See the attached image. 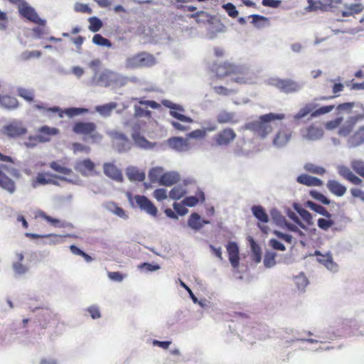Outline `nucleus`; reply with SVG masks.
Returning a JSON list of instances; mask_svg holds the SVG:
<instances>
[{
	"label": "nucleus",
	"instance_id": "1",
	"mask_svg": "<svg viewBox=\"0 0 364 364\" xmlns=\"http://www.w3.org/2000/svg\"><path fill=\"white\" fill-rule=\"evenodd\" d=\"M213 70L218 77L230 75L232 81L241 85L255 83L257 80V75L247 67L230 63H225L216 68L213 67Z\"/></svg>",
	"mask_w": 364,
	"mask_h": 364
},
{
	"label": "nucleus",
	"instance_id": "2",
	"mask_svg": "<svg viewBox=\"0 0 364 364\" xmlns=\"http://www.w3.org/2000/svg\"><path fill=\"white\" fill-rule=\"evenodd\" d=\"M0 186L10 193L15 190L14 181L6 174L19 177L16 161L11 157L0 152Z\"/></svg>",
	"mask_w": 364,
	"mask_h": 364
},
{
	"label": "nucleus",
	"instance_id": "3",
	"mask_svg": "<svg viewBox=\"0 0 364 364\" xmlns=\"http://www.w3.org/2000/svg\"><path fill=\"white\" fill-rule=\"evenodd\" d=\"M284 114L269 113L259 117L258 120L246 123L245 129L252 131L258 134L262 138H264L267 134L272 132V122L274 120H281L284 119Z\"/></svg>",
	"mask_w": 364,
	"mask_h": 364
},
{
	"label": "nucleus",
	"instance_id": "4",
	"mask_svg": "<svg viewBox=\"0 0 364 364\" xmlns=\"http://www.w3.org/2000/svg\"><path fill=\"white\" fill-rule=\"evenodd\" d=\"M92 84L105 87H122L126 85V78L123 75L110 70L95 73L92 80Z\"/></svg>",
	"mask_w": 364,
	"mask_h": 364
},
{
	"label": "nucleus",
	"instance_id": "5",
	"mask_svg": "<svg viewBox=\"0 0 364 364\" xmlns=\"http://www.w3.org/2000/svg\"><path fill=\"white\" fill-rule=\"evenodd\" d=\"M156 64L154 57L148 53L141 52L128 56L124 61V67L127 70H135L144 67H151Z\"/></svg>",
	"mask_w": 364,
	"mask_h": 364
},
{
	"label": "nucleus",
	"instance_id": "6",
	"mask_svg": "<svg viewBox=\"0 0 364 364\" xmlns=\"http://www.w3.org/2000/svg\"><path fill=\"white\" fill-rule=\"evenodd\" d=\"M134 101H137L138 104L134 105L133 118L140 119L145 118L149 120L151 118V112L147 108L149 107L152 109H158L160 105L153 100H145L142 98L133 97Z\"/></svg>",
	"mask_w": 364,
	"mask_h": 364
},
{
	"label": "nucleus",
	"instance_id": "7",
	"mask_svg": "<svg viewBox=\"0 0 364 364\" xmlns=\"http://www.w3.org/2000/svg\"><path fill=\"white\" fill-rule=\"evenodd\" d=\"M269 85L276 87L282 92L289 94L300 91L304 85L291 79H280L279 77H271L268 80Z\"/></svg>",
	"mask_w": 364,
	"mask_h": 364
},
{
	"label": "nucleus",
	"instance_id": "8",
	"mask_svg": "<svg viewBox=\"0 0 364 364\" xmlns=\"http://www.w3.org/2000/svg\"><path fill=\"white\" fill-rule=\"evenodd\" d=\"M107 134L113 141L114 146L119 153H126L131 149L132 144L124 133L112 130L107 132Z\"/></svg>",
	"mask_w": 364,
	"mask_h": 364
},
{
	"label": "nucleus",
	"instance_id": "9",
	"mask_svg": "<svg viewBox=\"0 0 364 364\" xmlns=\"http://www.w3.org/2000/svg\"><path fill=\"white\" fill-rule=\"evenodd\" d=\"M363 119H364V112H356L355 114L349 116L341 126L338 131V134L343 137L348 136L353 131L356 123Z\"/></svg>",
	"mask_w": 364,
	"mask_h": 364
},
{
	"label": "nucleus",
	"instance_id": "10",
	"mask_svg": "<svg viewBox=\"0 0 364 364\" xmlns=\"http://www.w3.org/2000/svg\"><path fill=\"white\" fill-rule=\"evenodd\" d=\"M74 169L84 177L99 174L95 170V163L90 159L76 161L74 165Z\"/></svg>",
	"mask_w": 364,
	"mask_h": 364
},
{
	"label": "nucleus",
	"instance_id": "11",
	"mask_svg": "<svg viewBox=\"0 0 364 364\" xmlns=\"http://www.w3.org/2000/svg\"><path fill=\"white\" fill-rule=\"evenodd\" d=\"M236 138V133L231 128H225L216 134L213 139L218 146H228Z\"/></svg>",
	"mask_w": 364,
	"mask_h": 364
},
{
	"label": "nucleus",
	"instance_id": "12",
	"mask_svg": "<svg viewBox=\"0 0 364 364\" xmlns=\"http://www.w3.org/2000/svg\"><path fill=\"white\" fill-rule=\"evenodd\" d=\"M336 114L338 116H343V114L353 115L356 112H364L363 106L360 102H345L338 105L336 108Z\"/></svg>",
	"mask_w": 364,
	"mask_h": 364
},
{
	"label": "nucleus",
	"instance_id": "13",
	"mask_svg": "<svg viewBox=\"0 0 364 364\" xmlns=\"http://www.w3.org/2000/svg\"><path fill=\"white\" fill-rule=\"evenodd\" d=\"M136 205L141 210L144 211L151 216H156L158 213L157 208L154 203L146 196L136 195L134 196Z\"/></svg>",
	"mask_w": 364,
	"mask_h": 364
},
{
	"label": "nucleus",
	"instance_id": "14",
	"mask_svg": "<svg viewBox=\"0 0 364 364\" xmlns=\"http://www.w3.org/2000/svg\"><path fill=\"white\" fill-rule=\"evenodd\" d=\"M308 6L306 8L307 11L316 10L328 11L333 7V3H341V0H307Z\"/></svg>",
	"mask_w": 364,
	"mask_h": 364
},
{
	"label": "nucleus",
	"instance_id": "15",
	"mask_svg": "<svg viewBox=\"0 0 364 364\" xmlns=\"http://www.w3.org/2000/svg\"><path fill=\"white\" fill-rule=\"evenodd\" d=\"M103 172L106 176L113 181L119 183H122L124 181V177L121 170L112 163H105L103 164Z\"/></svg>",
	"mask_w": 364,
	"mask_h": 364
},
{
	"label": "nucleus",
	"instance_id": "16",
	"mask_svg": "<svg viewBox=\"0 0 364 364\" xmlns=\"http://www.w3.org/2000/svg\"><path fill=\"white\" fill-rule=\"evenodd\" d=\"M168 146L178 152H185L190 149L188 139L181 136L171 137L168 139Z\"/></svg>",
	"mask_w": 364,
	"mask_h": 364
},
{
	"label": "nucleus",
	"instance_id": "17",
	"mask_svg": "<svg viewBox=\"0 0 364 364\" xmlns=\"http://www.w3.org/2000/svg\"><path fill=\"white\" fill-rule=\"evenodd\" d=\"M302 136L308 141H316L322 138L323 130L321 127L311 125L305 129L301 130Z\"/></svg>",
	"mask_w": 364,
	"mask_h": 364
},
{
	"label": "nucleus",
	"instance_id": "18",
	"mask_svg": "<svg viewBox=\"0 0 364 364\" xmlns=\"http://www.w3.org/2000/svg\"><path fill=\"white\" fill-rule=\"evenodd\" d=\"M364 144V125L359 127L347 140L348 148H356Z\"/></svg>",
	"mask_w": 364,
	"mask_h": 364
},
{
	"label": "nucleus",
	"instance_id": "19",
	"mask_svg": "<svg viewBox=\"0 0 364 364\" xmlns=\"http://www.w3.org/2000/svg\"><path fill=\"white\" fill-rule=\"evenodd\" d=\"M24 18L40 26L45 25L46 22L45 19L40 18L34 8L30 6L26 1H24Z\"/></svg>",
	"mask_w": 364,
	"mask_h": 364
},
{
	"label": "nucleus",
	"instance_id": "20",
	"mask_svg": "<svg viewBox=\"0 0 364 364\" xmlns=\"http://www.w3.org/2000/svg\"><path fill=\"white\" fill-rule=\"evenodd\" d=\"M40 134L36 136L33 139L36 142H48L50 141V136H54L58 134V129L56 128H51L48 126L42 127L40 130Z\"/></svg>",
	"mask_w": 364,
	"mask_h": 364
},
{
	"label": "nucleus",
	"instance_id": "21",
	"mask_svg": "<svg viewBox=\"0 0 364 364\" xmlns=\"http://www.w3.org/2000/svg\"><path fill=\"white\" fill-rule=\"evenodd\" d=\"M315 255L318 256L317 261L325 266L331 272L338 270V265L333 261L332 257L329 253L321 255L318 250H316Z\"/></svg>",
	"mask_w": 364,
	"mask_h": 364
},
{
	"label": "nucleus",
	"instance_id": "22",
	"mask_svg": "<svg viewBox=\"0 0 364 364\" xmlns=\"http://www.w3.org/2000/svg\"><path fill=\"white\" fill-rule=\"evenodd\" d=\"M96 129V124L93 122H79L75 124L73 131L77 134H90Z\"/></svg>",
	"mask_w": 364,
	"mask_h": 364
},
{
	"label": "nucleus",
	"instance_id": "23",
	"mask_svg": "<svg viewBox=\"0 0 364 364\" xmlns=\"http://www.w3.org/2000/svg\"><path fill=\"white\" fill-rule=\"evenodd\" d=\"M338 174L352 183L359 186L362 184V179L355 176L350 169L346 166H339L338 167Z\"/></svg>",
	"mask_w": 364,
	"mask_h": 364
},
{
	"label": "nucleus",
	"instance_id": "24",
	"mask_svg": "<svg viewBox=\"0 0 364 364\" xmlns=\"http://www.w3.org/2000/svg\"><path fill=\"white\" fill-rule=\"evenodd\" d=\"M291 136V132L289 130H281L276 134L273 140V145L277 148H282L287 144Z\"/></svg>",
	"mask_w": 364,
	"mask_h": 364
},
{
	"label": "nucleus",
	"instance_id": "25",
	"mask_svg": "<svg viewBox=\"0 0 364 364\" xmlns=\"http://www.w3.org/2000/svg\"><path fill=\"white\" fill-rule=\"evenodd\" d=\"M328 191L338 197H342L346 193L347 188L336 180H329L326 183Z\"/></svg>",
	"mask_w": 364,
	"mask_h": 364
},
{
	"label": "nucleus",
	"instance_id": "26",
	"mask_svg": "<svg viewBox=\"0 0 364 364\" xmlns=\"http://www.w3.org/2000/svg\"><path fill=\"white\" fill-rule=\"evenodd\" d=\"M162 105L170 109L169 114L173 117L176 118V119L183 122H188V123H192L193 122V119H191L189 117H187L184 114H182L181 113H178L176 111L173 110V108L175 107V103L172 102L170 100H164L162 101Z\"/></svg>",
	"mask_w": 364,
	"mask_h": 364
},
{
	"label": "nucleus",
	"instance_id": "27",
	"mask_svg": "<svg viewBox=\"0 0 364 364\" xmlns=\"http://www.w3.org/2000/svg\"><path fill=\"white\" fill-rule=\"evenodd\" d=\"M180 180L179 174L176 171L166 172L161 176L159 184L165 186H171Z\"/></svg>",
	"mask_w": 364,
	"mask_h": 364
},
{
	"label": "nucleus",
	"instance_id": "28",
	"mask_svg": "<svg viewBox=\"0 0 364 364\" xmlns=\"http://www.w3.org/2000/svg\"><path fill=\"white\" fill-rule=\"evenodd\" d=\"M126 175L130 181L141 182L146 177L144 171H140L137 167L133 166L126 168Z\"/></svg>",
	"mask_w": 364,
	"mask_h": 364
},
{
	"label": "nucleus",
	"instance_id": "29",
	"mask_svg": "<svg viewBox=\"0 0 364 364\" xmlns=\"http://www.w3.org/2000/svg\"><path fill=\"white\" fill-rule=\"evenodd\" d=\"M296 181L307 186H321L323 181L318 178L314 177L307 174H301L296 178Z\"/></svg>",
	"mask_w": 364,
	"mask_h": 364
},
{
	"label": "nucleus",
	"instance_id": "30",
	"mask_svg": "<svg viewBox=\"0 0 364 364\" xmlns=\"http://www.w3.org/2000/svg\"><path fill=\"white\" fill-rule=\"evenodd\" d=\"M4 134L9 137H16L23 133V127L21 124L12 122L4 127Z\"/></svg>",
	"mask_w": 364,
	"mask_h": 364
},
{
	"label": "nucleus",
	"instance_id": "31",
	"mask_svg": "<svg viewBox=\"0 0 364 364\" xmlns=\"http://www.w3.org/2000/svg\"><path fill=\"white\" fill-rule=\"evenodd\" d=\"M363 10L364 6L361 3L346 4H345V9L342 11V16L344 17L350 16L360 14Z\"/></svg>",
	"mask_w": 364,
	"mask_h": 364
},
{
	"label": "nucleus",
	"instance_id": "32",
	"mask_svg": "<svg viewBox=\"0 0 364 364\" xmlns=\"http://www.w3.org/2000/svg\"><path fill=\"white\" fill-rule=\"evenodd\" d=\"M317 107V105L314 102L306 104L301 107L299 112L294 115L293 118L294 120H301L305 118L308 114H311L314 109Z\"/></svg>",
	"mask_w": 364,
	"mask_h": 364
},
{
	"label": "nucleus",
	"instance_id": "33",
	"mask_svg": "<svg viewBox=\"0 0 364 364\" xmlns=\"http://www.w3.org/2000/svg\"><path fill=\"white\" fill-rule=\"evenodd\" d=\"M253 215L260 222L267 223L269 222V216L264 208L259 205H254L251 208Z\"/></svg>",
	"mask_w": 364,
	"mask_h": 364
},
{
	"label": "nucleus",
	"instance_id": "34",
	"mask_svg": "<svg viewBox=\"0 0 364 364\" xmlns=\"http://www.w3.org/2000/svg\"><path fill=\"white\" fill-rule=\"evenodd\" d=\"M116 102H109L102 105L95 107V111L103 117H108L111 115L112 112L117 107Z\"/></svg>",
	"mask_w": 364,
	"mask_h": 364
},
{
	"label": "nucleus",
	"instance_id": "35",
	"mask_svg": "<svg viewBox=\"0 0 364 364\" xmlns=\"http://www.w3.org/2000/svg\"><path fill=\"white\" fill-rule=\"evenodd\" d=\"M124 127H130L132 128V136L135 134H140V131L142 127L145 124V122L141 119H136L134 118L124 121L123 122Z\"/></svg>",
	"mask_w": 364,
	"mask_h": 364
},
{
	"label": "nucleus",
	"instance_id": "36",
	"mask_svg": "<svg viewBox=\"0 0 364 364\" xmlns=\"http://www.w3.org/2000/svg\"><path fill=\"white\" fill-rule=\"evenodd\" d=\"M132 138L135 145L139 148L151 149L154 146V144L149 141L144 136L141 135V134H135Z\"/></svg>",
	"mask_w": 364,
	"mask_h": 364
},
{
	"label": "nucleus",
	"instance_id": "37",
	"mask_svg": "<svg viewBox=\"0 0 364 364\" xmlns=\"http://www.w3.org/2000/svg\"><path fill=\"white\" fill-rule=\"evenodd\" d=\"M0 105L2 107L11 109L18 106V102L14 97L9 95H0Z\"/></svg>",
	"mask_w": 364,
	"mask_h": 364
},
{
	"label": "nucleus",
	"instance_id": "38",
	"mask_svg": "<svg viewBox=\"0 0 364 364\" xmlns=\"http://www.w3.org/2000/svg\"><path fill=\"white\" fill-rule=\"evenodd\" d=\"M249 242L252 251V259L255 262L259 263L262 260V249L252 237L249 238Z\"/></svg>",
	"mask_w": 364,
	"mask_h": 364
},
{
	"label": "nucleus",
	"instance_id": "39",
	"mask_svg": "<svg viewBox=\"0 0 364 364\" xmlns=\"http://www.w3.org/2000/svg\"><path fill=\"white\" fill-rule=\"evenodd\" d=\"M226 26L220 21H218L215 24L209 28L207 33V36L209 39L213 40L216 38L217 33H224L226 32Z\"/></svg>",
	"mask_w": 364,
	"mask_h": 364
},
{
	"label": "nucleus",
	"instance_id": "40",
	"mask_svg": "<svg viewBox=\"0 0 364 364\" xmlns=\"http://www.w3.org/2000/svg\"><path fill=\"white\" fill-rule=\"evenodd\" d=\"M305 206L327 218H331L332 216L325 208L311 200H307L305 203Z\"/></svg>",
	"mask_w": 364,
	"mask_h": 364
},
{
	"label": "nucleus",
	"instance_id": "41",
	"mask_svg": "<svg viewBox=\"0 0 364 364\" xmlns=\"http://www.w3.org/2000/svg\"><path fill=\"white\" fill-rule=\"evenodd\" d=\"M187 223L188 227L193 230L198 231L202 228L201 217L197 213H192Z\"/></svg>",
	"mask_w": 364,
	"mask_h": 364
},
{
	"label": "nucleus",
	"instance_id": "42",
	"mask_svg": "<svg viewBox=\"0 0 364 364\" xmlns=\"http://www.w3.org/2000/svg\"><path fill=\"white\" fill-rule=\"evenodd\" d=\"M47 176H50V174L48 173H38L36 179H33L31 181L32 187L36 188L38 185L45 186L49 184L51 182V178H47Z\"/></svg>",
	"mask_w": 364,
	"mask_h": 364
},
{
	"label": "nucleus",
	"instance_id": "43",
	"mask_svg": "<svg viewBox=\"0 0 364 364\" xmlns=\"http://www.w3.org/2000/svg\"><path fill=\"white\" fill-rule=\"evenodd\" d=\"M217 121L220 124H225V123L235 124L237 122V121L235 120V114L233 112H228L226 111H223L218 114Z\"/></svg>",
	"mask_w": 364,
	"mask_h": 364
},
{
	"label": "nucleus",
	"instance_id": "44",
	"mask_svg": "<svg viewBox=\"0 0 364 364\" xmlns=\"http://www.w3.org/2000/svg\"><path fill=\"white\" fill-rule=\"evenodd\" d=\"M334 108H335L334 105H326V106H323L321 107H319L318 109H315L313 110V112H311V115L309 116V117L308 118L307 120L309 121V120H311L312 119L316 118L320 115L329 113L331 111H333L334 109Z\"/></svg>",
	"mask_w": 364,
	"mask_h": 364
},
{
	"label": "nucleus",
	"instance_id": "45",
	"mask_svg": "<svg viewBox=\"0 0 364 364\" xmlns=\"http://www.w3.org/2000/svg\"><path fill=\"white\" fill-rule=\"evenodd\" d=\"M186 189L183 186L178 185L174 186L169 192V197L173 200L181 198L186 193Z\"/></svg>",
	"mask_w": 364,
	"mask_h": 364
},
{
	"label": "nucleus",
	"instance_id": "46",
	"mask_svg": "<svg viewBox=\"0 0 364 364\" xmlns=\"http://www.w3.org/2000/svg\"><path fill=\"white\" fill-rule=\"evenodd\" d=\"M277 253L272 251H267L264 257V265L266 268L273 267L276 264L275 258Z\"/></svg>",
	"mask_w": 364,
	"mask_h": 364
},
{
	"label": "nucleus",
	"instance_id": "47",
	"mask_svg": "<svg viewBox=\"0 0 364 364\" xmlns=\"http://www.w3.org/2000/svg\"><path fill=\"white\" fill-rule=\"evenodd\" d=\"M89 30L93 33L99 31L103 26L102 21L96 16H92L88 18Z\"/></svg>",
	"mask_w": 364,
	"mask_h": 364
},
{
	"label": "nucleus",
	"instance_id": "48",
	"mask_svg": "<svg viewBox=\"0 0 364 364\" xmlns=\"http://www.w3.org/2000/svg\"><path fill=\"white\" fill-rule=\"evenodd\" d=\"M50 167L55 171L62 173L65 176H70L73 173L71 168L60 166L57 161L50 163Z\"/></svg>",
	"mask_w": 364,
	"mask_h": 364
},
{
	"label": "nucleus",
	"instance_id": "49",
	"mask_svg": "<svg viewBox=\"0 0 364 364\" xmlns=\"http://www.w3.org/2000/svg\"><path fill=\"white\" fill-rule=\"evenodd\" d=\"M44 240L42 241L43 245H54L60 243V236L55 234L43 235Z\"/></svg>",
	"mask_w": 364,
	"mask_h": 364
},
{
	"label": "nucleus",
	"instance_id": "50",
	"mask_svg": "<svg viewBox=\"0 0 364 364\" xmlns=\"http://www.w3.org/2000/svg\"><path fill=\"white\" fill-rule=\"evenodd\" d=\"M294 283L299 291H304L308 285V279L303 273L294 277Z\"/></svg>",
	"mask_w": 364,
	"mask_h": 364
},
{
	"label": "nucleus",
	"instance_id": "51",
	"mask_svg": "<svg viewBox=\"0 0 364 364\" xmlns=\"http://www.w3.org/2000/svg\"><path fill=\"white\" fill-rule=\"evenodd\" d=\"M304 169L310 172L311 173L317 174V175H323L325 173L326 170L324 168L321 166H318L311 163H307L304 165Z\"/></svg>",
	"mask_w": 364,
	"mask_h": 364
},
{
	"label": "nucleus",
	"instance_id": "52",
	"mask_svg": "<svg viewBox=\"0 0 364 364\" xmlns=\"http://www.w3.org/2000/svg\"><path fill=\"white\" fill-rule=\"evenodd\" d=\"M309 195L315 200L321 202V203L324 205H329L331 203V201L330 199H328L326 196H324L323 193L316 191V190H311L309 192Z\"/></svg>",
	"mask_w": 364,
	"mask_h": 364
},
{
	"label": "nucleus",
	"instance_id": "53",
	"mask_svg": "<svg viewBox=\"0 0 364 364\" xmlns=\"http://www.w3.org/2000/svg\"><path fill=\"white\" fill-rule=\"evenodd\" d=\"M92 42H93V43H95L97 46H105V47H107V48H111L112 45L109 40L103 37L100 34L94 35V36L92 38Z\"/></svg>",
	"mask_w": 364,
	"mask_h": 364
},
{
	"label": "nucleus",
	"instance_id": "54",
	"mask_svg": "<svg viewBox=\"0 0 364 364\" xmlns=\"http://www.w3.org/2000/svg\"><path fill=\"white\" fill-rule=\"evenodd\" d=\"M272 219L274 222L279 226H286V224L288 223V221L286 220L285 217H284L280 212L277 210H274L271 213Z\"/></svg>",
	"mask_w": 364,
	"mask_h": 364
},
{
	"label": "nucleus",
	"instance_id": "55",
	"mask_svg": "<svg viewBox=\"0 0 364 364\" xmlns=\"http://www.w3.org/2000/svg\"><path fill=\"white\" fill-rule=\"evenodd\" d=\"M163 169L161 167L152 168L149 172V178L151 183L159 182Z\"/></svg>",
	"mask_w": 364,
	"mask_h": 364
},
{
	"label": "nucleus",
	"instance_id": "56",
	"mask_svg": "<svg viewBox=\"0 0 364 364\" xmlns=\"http://www.w3.org/2000/svg\"><path fill=\"white\" fill-rule=\"evenodd\" d=\"M87 112L88 110L85 108L70 107L65 109L63 112L69 117H73L74 116L87 113Z\"/></svg>",
	"mask_w": 364,
	"mask_h": 364
},
{
	"label": "nucleus",
	"instance_id": "57",
	"mask_svg": "<svg viewBox=\"0 0 364 364\" xmlns=\"http://www.w3.org/2000/svg\"><path fill=\"white\" fill-rule=\"evenodd\" d=\"M223 9L225 11L228 15L231 18H236L239 12L236 9V6L232 3H227L222 6Z\"/></svg>",
	"mask_w": 364,
	"mask_h": 364
},
{
	"label": "nucleus",
	"instance_id": "58",
	"mask_svg": "<svg viewBox=\"0 0 364 364\" xmlns=\"http://www.w3.org/2000/svg\"><path fill=\"white\" fill-rule=\"evenodd\" d=\"M351 167L358 175L364 178V161L353 160L351 162Z\"/></svg>",
	"mask_w": 364,
	"mask_h": 364
},
{
	"label": "nucleus",
	"instance_id": "59",
	"mask_svg": "<svg viewBox=\"0 0 364 364\" xmlns=\"http://www.w3.org/2000/svg\"><path fill=\"white\" fill-rule=\"evenodd\" d=\"M318 227L323 230H328L331 226L334 225V221L331 218H319L318 220Z\"/></svg>",
	"mask_w": 364,
	"mask_h": 364
},
{
	"label": "nucleus",
	"instance_id": "60",
	"mask_svg": "<svg viewBox=\"0 0 364 364\" xmlns=\"http://www.w3.org/2000/svg\"><path fill=\"white\" fill-rule=\"evenodd\" d=\"M343 120V116H338L336 119L327 122L325 124V127L328 130H333L339 127Z\"/></svg>",
	"mask_w": 364,
	"mask_h": 364
},
{
	"label": "nucleus",
	"instance_id": "61",
	"mask_svg": "<svg viewBox=\"0 0 364 364\" xmlns=\"http://www.w3.org/2000/svg\"><path fill=\"white\" fill-rule=\"evenodd\" d=\"M298 214L301 217V218L308 225H313L314 220L312 215L306 209L298 210Z\"/></svg>",
	"mask_w": 364,
	"mask_h": 364
},
{
	"label": "nucleus",
	"instance_id": "62",
	"mask_svg": "<svg viewBox=\"0 0 364 364\" xmlns=\"http://www.w3.org/2000/svg\"><path fill=\"white\" fill-rule=\"evenodd\" d=\"M192 18H196V21L198 23H205L210 21V16L205 11H200L193 14L191 16Z\"/></svg>",
	"mask_w": 364,
	"mask_h": 364
},
{
	"label": "nucleus",
	"instance_id": "63",
	"mask_svg": "<svg viewBox=\"0 0 364 364\" xmlns=\"http://www.w3.org/2000/svg\"><path fill=\"white\" fill-rule=\"evenodd\" d=\"M206 132L203 129H196L187 134V139H200L205 136Z\"/></svg>",
	"mask_w": 364,
	"mask_h": 364
},
{
	"label": "nucleus",
	"instance_id": "64",
	"mask_svg": "<svg viewBox=\"0 0 364 364\" xmlns=\"http://www.w3.org/2000/svg\"><path fill=\"white\" fill-rule=\"evenodd\" d=\"M75 11L76 12H82L85 14H92V10L88 6L87 4L76 3L75 4Z\"/></svg>",
	"mask_w": 364,
	"mask_h": 364
}]
</instances>
